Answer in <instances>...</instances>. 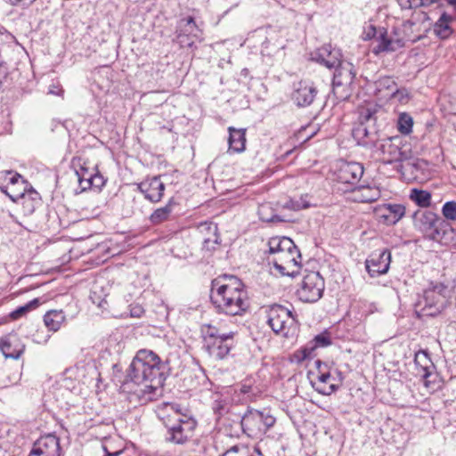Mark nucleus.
I'll list each match as a JSON object with an SVG mask.
<instances>
[{"instance_id":"f257e3e1","label":"nucleus","mask_w":456,"mask_h":456,"mask_svg":"<svg viewBox=\"0 0 456 456\" xmlns=\"http://www.w3.org/2000/svg\"><path fill=\"white\" fill-rule=\"evenodd\" d=\"M170 367L167 361H162L153 351L139 350L129 367L124 386L133 384L139 387L135 392L145 401H151L156 391L164 386L169 375Z\"/></svg>"},{"instance_id":"f03ea898","label":"nucleus","mask_w":456,"mask_h":456,"mask_svg":"<svg viewBox=\"0 0 456 456\" xmlns=\"http://www.w3.org/2000/svg\"><path fill=\"white\" fill-rule=\"evenodd\" d=\"M210 301L218 314L241 315L249 307L247 291L240 280L233 275H222L212 280Z\"/></svg>"},{"instance_id":"7ed1b4c3","label":"nucleus","mask_w":456,"mask_h":456,"mask_svg":"<svg viewBox=\"0 0 456 456\" xmlns=\"http://www.w3.org/2000/svg\"><path fill=\"white\" fill-rule=\"evenodd\" d=\"M201 334L202 349L216 361L226 359L235 347V333L232 331L224 332L215 325L204 324Z\"/></svg>"},{"instance_id":"20e7f679","label":"nucleus","mask_w":456,"mask_h":456,"mask_svg":"<svg viewBox=\"0 0 456 456\" xmlns=\"http://www.w3.org/2000/svg\"><path fill=\"white\" fill-rule=\"evenodd\" d=\"M449 293L447 285L442 282H430L415 304L416 314L430 317L438 315L446 306Z\"/></svg>"},{"instance_id":"39448f33","label":"nucleus","mask_w":456,"mask_h":456,"mask_svg":"<svg viewBox=\"0 0 456 456\" xmlns=\"http://www.w3.org/2000/svg\"><path fill=\"white\" fill-rule=\"evenodd\" d=\"M413 225L428 240L442 241L452 227L448 222L429 210H417L412 215Z\"/></svg>"},{"instance_id":"423d86ee","label":"nucleus","mask_w":456,"mask_h":456,"mask_svg":"<svg viewBox=\"0 0 456 456\" xmlns=\"http://www.w3.org/2000/svg\"><path fill=\"white\" fill-rule=\"evenodd\" d=\"M166 432L164 440L167 443L183 445L191 440L196 423L191 419H183L177 413L174 418L162 419Z\"/></svg>"},{"instance_id":"0eeeda50","label":"nucleus","mask_w":456,"mask_h":456,"mask_svg":"<svg viewBox=\"0 0 456 456\" xmlns=\"http://www.w3.org/2000/svg\"><path fill=\"white\" fill-rule=\"evenodd\" d=\"M268 260L300 264L301 253L294 241L289 237H272L268 240Z\"/></svg>"},{"instance_id":"6e6552de","label":"nucleus","mask_w":456,"mask_h":456,"mask_svg":"<svg viewBox=\"0 0 456 456\" xmlns=\"http://www.w3.org/2000/svg\"><path fill=\"white\" fill-rule=\"evenodd\" d=\"M325 283L318 272L305 274L296 294L299 300L305 303H315L323 294Z\"/></svg>"},{"instance_id":"1a4fd4ad","label":"nucleus","mask_w":456,"mask_h":456,"mask_svg":"<svg viewBox=\"0 0 456 456\" xmlns=\"http://www.w3.org/2000/svg\"><path fill=\"white\" fill-rule=\"evenodd\" d=\"M275 423V419L268 412L248 409L241 419V428L244 432H265Z\"/></svg>"},{"instance_id":"9d476101","label":"nucleus","mask_w":456,"mask_h":456,"mask_svg":"<svg viewBox=\"0 0 456 456\" xmlns=\"http://www.w3.org/2000/svg\"><path fill=\"white\" fill-rule=\"evenodd\" d=\"M267 322L276 334L287 333L286 330L296 322V315L292 311L281 305H273L267 312Z\"/></svg>"},{"instance_id":"9b49d317","label":"nucleus","mask_w":456,"mask_h":456,"mask_svg":"<svg viewBox=\"0 0 456 456\" xmlns=\"http://www.w3.org/2000/svg\"><path fill=\"white\" fill-rule=\"evenodd\" d=\"M317 94L318 90L313 82L301 80L294 84L290 99L298 108H305L314 102Z\"/></svg>"},{"instance_id":"f8f14e48","label":"nucleus","mask_w":456,"mask_h":456,"mask_svg":"<svg viewBox=\"0 0 456 456\" xmlns=\"http://www.w3.org/2000/svg\"><path fill=\"white\" fill-rule=\"evenodd\" d=\"M28 186V183L17 172L12 170L0 171V191L16 202V193L20 191L18 187L23 188Z\"/></svg>"},{"instance_id":"ddd939ff","label":"nucleus","mask_w":456,"mask_h":456,"mask_svg":"<svg viewBox=\"0 0 456 456\" xmlns=\"http://www.w3.org/2000/svg\"><path fill=\"white\" fill-rule=\"evenodd\" d=\"M370 140L373 143V147L376 149V151L382 156L384 162L389 164L395 162L397 149L399 145L402 144V137L396 135L379 139L374 135L373 137L370 138Z\"/></svg>"},{"instance_id":"4468645a","label":"nucleus","mask_w":456,"mask_h":456,"mask_svg":"<svg viewBox=\"0 0 456 456\" xmlns=\"http://www.w3.org/2000/svg\"><path fill=\"white\" fill-rule=\"evenodd\" d=\"M391 253L388 249L373 252L365 261V267L370 277H378L388 272Z\"/></svg>"},{"instance_id":"2eb2a0df","label":"nucleus","mask_w":456,"mask_h":456,"mask_svg":"<svg viewBox=\"0 0 456 456\" xmlns=\"http://www.w3.org/2000/svg\"><path fill=\"white\" fill-rule=\"evenodd\" d=\"M364 172L363 166L358 162H344L341 164L338 173L337 179L339 183L348 184L350 189L357 187ZM346 191H350L349 188Z\"/></svg>"},{"instance_id":"dca6fc26","label":"nucleus","mask_w":456,"mask_h":456,"mask_svg":"<svg viewBox=\"0 0 456 456\" xmlns=\"http://www.w3.org/2000/svg\"><path fill=\"white\" fill-rule=\"evenodd\" d=\"M60 454L59 438L54 435H47L34 443L28 456H60Z\"/></svg>"},{"instance_id":"f3484780","label":"nucleus","mask_w":456,"mask_h":456,"mask_svg":"<svg viewBox=\"0 0 456 456\" xmlns=\"http://www.w3.org/2000/svg\"><path fill=\"white\" fill-rule=\"evenodd\" d=\"M137 189L143 194L147 200L152 203H158L163 198L166 186L160 180V176H153L151 178H146L138 183Z\"/></svg>"},{"instance_id":"a211bd4d","label":"nucleus","mask_w":456,"mask_h":456,"mask_svg":"<svg viewBox=\"0 0 456 456\" xmlns=\"http://www.w3.org/2000/svg\"><path fill=\"white\" fill-rule=\"evenodd\" d=\"M341 58L342 53L339 49L332 48L330 45H324L313 54L312 59L331 69L340 64Z\"/></svg>"},{"instance_id":"6ab92c4d","label":"nucleus","mask_w":456,"mask_h":456,"mask_svg":"<svg viewBox=\"0 0 456 456\" xmlns=\"http://www.w3.org/2000/svg\"><path fill=\"white\" fill-rule=\"evenodd\" d=\"M28 186H24L20 188L16 193V202L22 205L23 212L25 215H31L34 213L37 206L40 203L41 198L39 193L34 190L31 186L28 189Z\"/></svg>"},{"instance_id":"aec40b11","label":"nucleus","mask_w":456,"mask_h":456,"mask_svg":"<svg viewBox=\"0 0 456 456\" xmlns=\"http://www.w3.org/2000/svg\"><path fill=\"white\" fill-rule=\"evenodd\" d=\"M377 45L372 48V53L379 55L381 53L394 52L403 45L401 39L393 40L387 35L384 27H379V32L375 39Z\"/></svg>"},{"instance_id":"412c9836","label":"nucleus","mask_w":456,"mask_h":456,"mask_svg":"<svg viewBox=\"0 0 456 456\" xmlns=\"http://www.w3.org/2000/svg\"><path fill=\"white\" fill-rule=\"evenodd\" d=\"M379 218L387 225L395 224L405 214V207L402 204H383L378 209Z\"/></svg>"},{"instance_id":"4be33fe9","label":"nucleus","mask_w":456,"mask_h":456,"mask_svg":"<svg viewBox=\"0 0 456 456\" xmlns=\"http://www.w3.org/2000/svg\"><path fill=\"white\" fill-rule=\"evenodd\" d=\"M24 349L25 346L15 335H8L0 340V350L5 358L19 359Z\"/></svg>"},{"instance_id":"5701e85b","label":"nucleus","mask_w":456,"mask_h":456,"mask_svg":"<svg viewBox=\"0 0 456 456\" xmlns=\"http://www.w3.org/2000/svg\"><path fill=\"white\" fill-rule=\"evenodd\" d=\"M335 72L332 82H341L344 86H353L355 79L356 71L354 66L348 61H340L334 68Z\"/></svg>"},{"instance_id":"b1692460","label":"nucleus","mask_w":456,"mask_h":456,"mask_svg":"<svg viewBox=\"0 0 456 456\" xmlns=\"http://www.w3.org/2000/svg\"><path fill=\"white\" fill-rule=\"evenodd\" d=\"M330 345H331V338L328 332L318 334L298 351L301 354L299 360L310 358L317 347H326Z\"/></svg>"},{"instance_id":"393cba45","label":"nucleus","mask_w":456,"mask_h":456,"mask_svg":"<svg viewBox=\"0 0 456 456\" xmlns=\"http://www.w3.org/2000/svg\"><path fill=\"white\" fill-rule=\"evenodd\" d=\"M178 206L174 197H171L167 204L163 207L156 208L150 216V221L152 224L158 225L173 218V212Z\"/></svg>"},{"instance_id":"a878e982","label":"nucleus","mask_w":456,"mask_h":456,"mask_svg":"<svg viewBox=\"0 0 456 456\" xmlns=\"http://www.w3.org/2000/svg\"><path fill=\"white\" fill-rule=\"evenodd\" d=\"M229 137V152L241 153L246 148V129L244 128H234L232 126L228 127Z\"/></svg>"},{"instance_id":"bb28decb","label":"nucleus","mask_w":456,"mask_h":456,"mask_svg":"<svg viewBox=\"0 0 456 456\" xmlns=\"http://www.w3.org/2000/svg\"><path fill=\"white\" fill-rule=\"evenodd\" d=\"M200 228L208 230L210 234L209 237L204 239L202 249L211 253L216 248V246L221 243L217 225L205 223L200 225Z\"/></svg>"},{"instance_id":"cd10ccee","label":"nucleus","mask_w":456,"mask_h":456,"mask_svg":"<svg viewBox=\"0 0 456 456\" xmlns=\"http://www.w3.org/2000/svg\"><path fill=\"white\" fill-rule=\"evenodd\" d=\"M361 125L355 129L357 134H362L364 137L371 138L377 134V131H372L370 123H375L374 113L369 109L361 113Z\"/></svg>"},{"instance_id":"c85d7f7f","label":"nucleus","mask_w":456,"mask_h":456,"mask_svg":"<svg viewBox=\"0 0 456 456\" xmlns=\"http://www.w3.org/2000/svg\"><path fill=\"white\" fill-rule=\"evenodd\" d=\"M65 320L66 316L62 310H51L44 316L45 325L52 331L59 330Z\"/></svg>"},{"instance_id":"c756f323","label":"nucleus","mask_w":456,"mask_h":456,"mask_svg":"<svg viewBox=\"0 0 456 456\" xmlns=\"http://www.w3.org/2000/svg\"><path fill=\"white\" fill-rule=\"evenodd\" d=\"M77 176L83 190L92 187L101 189L105 184V180L99 172H96L94 175H90L88 177H85L84 173L80 174L77 172Z\"/></svg>"},{"instance_id":"7c9ffc66","label":"nucleus","mask_w":456,"mask_h":456,"mask_svg":"<svg viewBox=\"0 0 456 456\" xmlns=\"http://www.w3.org/2000/svg\"><path fill=\"white\" fill-rule=\"evenodd\" d=\"M178 29L191 36L194 39L201 40L202 31L197 26L194 18L191 16H188L187 18L181 20L178 25Z\"/></svg>"},{"instance_id":"2f4dec72","label":"nucleus","mask_w":456,"mask_h":456,"mask_svg":"<svg viewBox=\"0 0 456 456\" xmlns=\"http://www.w3.org/2000/svg\"><path fill=\"white\" fill-rule=\"evenodd\" d=\"M409 199L420 208H428L431 205V193L428 191L412 188L410 191Z\"/></svg>"},{"instance_id":"473e14b6","label":"nucleus","mask_w":456,"mask_h":456,"mask_svg":"<svg viewBox=\"0 0 456 456\" xmlns=\"http://www.w3.org/2000/svg\"><path fill=\"white\" fill-rule=\"evenodd\" d=\"M420 357H423L424 361L428 362V364H425L424 366H422L423 373L421 374L423 379L425 380V385L428 387L430 383L435 382L434 379H431V378L435 375V365L431 362L430 359L428 358V353L426 352H419L416 354L415 362L417 364L419 363Z\"/></svg>"},{"instance_id":"72a5a7b5","label":"nucleus","mask_w":456,"mask_h":456,"mask_svg":"<svg viewBox=\"0 0 456 456\" xmlns=\"http://www.w3.org/2000/svg\"><path fill=\"white\" fill-rule=\"evenodd\" d=\"M402 168L410 172L415 178L419 175H424L428 168V162L421 159H412L411 161L402 165Z\"/></svg>"},{"instance_id":"f704fd0d","label":"nucleus","mask_w":456,"mask_h":456,"mask_svg":"<svg viewBox=\"0 0 456 456\" xmlns=\"http://www.w3.org/2000/svg\"><path fill=\"white\" fill-rule=\"evenodd\" d=\"M332 375L336 378V379L331 380L332 382L330 386H318L315 387V391L323 395H330L338 390V388L342 386L344 375L338 370H335V372Z\"/></svg>"},{"instance_id":"c9c22d12","label":"nucleus","mask_w":456,"mask_h":456,"mask_svg":"<svg viewBox=\"0 0 456 456\" xmlns=\"http://www.w3.org/2000/svg\"><path fill=\"white\" fill-rule=\"evenodd\" d=\"M450 20L451 16L444 12L435 25L434 31L441 39L448 38L452 32V29L448 24Z\"/></svg>"},{"instance_id":"e433bc0d","label":"nucleus","mask_w":456,"mask_h":456,"mask_svg":"<svg viewBox=\"0 0 456 456\" xmlns=\"http://www.w3.org/2000/svg\"><path fill=\"white\" fill-rule=\"evenodd\" d=\"M315 365L318 370V384L314 383L313 387L315 388L318 386H326V384L330 380H335L336 378L329 371L328 366L326 363L322 362L321 360L315 361Z\"/></svg>"},{"instance_id":"4c0bfd02","label":"nucleus","mask_w":456,"mask_h":456,"mask_svg":"<svg viewBox=\"0 0 456 456\" xmlns=\"http://www.w3.org/2000/svg\"><path fill=\"white\" fill-rule=\"evenodd\" d=\"M350 190L353 191H355L356 190L359 191H362L361 200L362 202L375 201L380 196V192L378 189L372 188L370 186L358 185L357 187L350 189Z\"/></svg>"},{"instance_id":"58836bf2","label":"nucleus","mask_w":456,"mask_h":456,"mask_svg":"<svg viewBox=\"0 0 456 456\" xmlns=\"http://www.w3.org/2000/svg\"><path fill=\"white\" fill-rule=\"evenodd\" d=\"M333 94L338 101L348 100L354 91L353 86H344L341 82H332Z\"/></svg>"},{"instance_id":"ea45409f","label":"nucleus","mask_w":456,"mask_h":456,"mask_svg":"<svg viewBox=\"0 0 456 456\" xmlns=\"http://www.w3.org/2000/svg\"><path fill=\"white\" fill-rule=\"evenodd\" d=\"M413 126V118L412 117L406 113L403 112L399 115L397 120V128L399 132L403 134H409L412 131Z\"/></svg>"},{"instance_id":"a19ab883","label":"nucleus","mask_w":456,"mask_h":456,"mask_svg":"<svg viewBox=\"0 0 456 456\" xmlns=\"http://www.w3.org/2000/svg\"><path fill=\"white\" fill-rule=\"evenodd\" d=\"M39 305H40L39 298H34V299L30 300L29 302H28L27 304H25L24 305L19 306L17 309H15L13 312L11 313L10 316L12 319H18V318L23 316L24 314H26L27 313H28L32 310H35L36 308H37L39 306Z\"/></svg>"},{"instance_id":"79ce46f5","label":"nucleus","mask_w":456,"mask_h":456,"mask_svg":"<svg viewBox=\"0 0 456 456\" xmlns=\"http://www.w3.org/2000/svg\"><path fill=\"white\" fill-rule=\"evenodd\" d=\"M269 263H273V267L282 276H293L295 273L294 270H290L291 267H297L300 264H286L285 262H280L275 260H268Z\"/></svg>"},{"instance_id":"37998d69","label":"nucleus","mask_w":456,"mask_h":456,"mask_svg":"<svg viewBox=\"0 0 456 456\" xmlns=\"http://www.w3.org/2000/svg\"><path fill=\"white\" fill-rule=\"evenodd\" d=\"M412 159V151L411 147L407 144L399 145L395 156V162H403L405 164L408 161Z\"/></svg>"},{"instance_id":"c03bdc74","label":"nucleus","mask_w":456,"mask_h":456,"mask_svg":"<svg viewBox=\"0 0 456 456\" xmlns=\"http://www.w3.org/2000/svg\"><path fill=\"white\" fill-rule=\"evenodd\" d=\"M442 215L444 217V220H445L446 222H456V201H446L442 207Z\"/></svg>"},{"instance_id":"a18cd8bd","label":"nucleus","mask_w":456,"mask_h":456,"mask_svg":"<svg viewBox=\"0 0 456 456\" xmlns=\"http://www.w3.org/2000/svg\"><path fill=\"white\" fill-rule=\"evenodd\" d=\"M176 40L177 43L181 45V47H188L192 48L194 46V38L191 36L185 34L182 30H176Z\"/></svg>"},{"instance_id":"49530a36","label":"nucleus","mask_w":456,"mask_h":456,"mask_svg":"<svg viewBox=\"0 0 456 456\" xmlns=\"http://www.w3.org/2000/svg\"><path fill=\"white\" fill-rule=\"evenodd\" d=\"M379 32V27L377 28L374 25H368L364 28V30L362 32V39L363 40H370V39H376L378 34Z\"/></svg>"},{"instance_id":"de8ad7c7","label":"nucleus","mask_w":456,"mask_h":456,"mask_svg":"<svg viewBox=\"0 0 456 456\" xmlns=\"http://www.w3.org/2000/svg\"><path fill=\"white\" fill-rule=\"evenodd\" d=\"M214 412L219 417L224 415L227 410V403L223 400H216L213 404Z\"/></svg>"},{"instance_id":"09e8293b","label":"nucleus","mask_w":456,"mask_h":456,"mask_svg":"<svg viewBox=\"0 0 456 456\" xmlns=\"http://www.w3.org/2000/svg\"><path fill=\"white\" fill-rule=\"evenodd\" d=\"M243 445H233L231 448L227 449L223 454L220 456H246L242 453V451L244 450Z\"/></svg>"},{"instance_id":"8fccbe9b","label":"nucleus","mask_w":456,"mask_h":456,"mask_svg":"<svg viewBox=\"0 0 456 456\" xmlns=\"http://www.w3.org/2000/svg\"><path fill=\"white\" fill-rule=\"evenodd\" d=\"M395 86V81L390 77H382L378 82L379 88L393 89Z\"/></svg>"},{"instance_id":"3c124183","label":"nucleus","mask_w":456,"mask_h":456,"mask_svg":"<svg viewBox=\"0 0 456 456\" xmlns=\"http://www.w3.org/2000/svg\"><path fill=\"white\" fill-rule=\"evenodd\" d=\"M396 1H397L398 4L400 5V7L404 10L417 8L418 4L419 3V2H418V0H396Z\"/></svg>"},{"instance_id":"603ef678","label":"nucleus","mask_w":456,"mask_h":456,"mask_svg":"<svg viewBox=\"0 0 456 456\" xmlns=\"http://www.w3.org/2000/svg\"><path fill=\"white\" fill-rule=\"evenodd\" d=\"M311 205H300V200H290L289 203H287V208H289L293 210L298 211L301 209H306L310 208Z\"/></svg>"},{"instance_id":"864d4df0","label":"nucleus","mask_w":456,"mask_h":456,"mask_svg":"<svg viewBox=\"0 0 456 456\" xmlns=\"http://www.w3.org/2000/svg\"><path fill=\"white\" fill-rule=\"evenodd\" d=\"M392 96L395 98H398L400 102H403L404 99L408 98V93L406 89H396L392 93Z\"/></svg>"},{"instance_id":"5fc2aeb1","label":"nucleus","mask_w":456,"mask_h":456,"mask_svg":"<svg viewBox=\"0 0 456 456\" xmlns=\"http://www.w3.org/2000/svg\"><path fill=\"white\" fill-rule=\"evenodd\" d=\"M63 92L62 88L60 87L58 85H50L48 87V94H53V95H61V94Z\"/></svg>"},{"instance_id":"6e6d98bb","label":"nucleus","mask_w":456,"mask_h":456,"mask_svg":"<svg viewBox=\"0 0 456 456\" xmlns=\"http://www.w3.org/2000/svg\"><path fill=\"white\" fill-rule=\"evenodd\" d=\"M263 221L265 222H267V223H282V222H285V220L283 218H281L280 216L278 215H273L271 217L269 218H262Z\"/></svg>"},{"instance_id":"4d7b16f0","label":"nucleus","mask_w":456,"mask_h":456,"mask_svg":"<svg viewBox=\"0 0 456 456\" xmlns=\"http://www.w3.org/2000/svg\"><path fill=\"white\" fill-rule=\"evenodd\" d=\"M142 313H143V309L140 305L134 306L131 309V316H133V317H140Z\"/></svg>"},{"instance_id":"13d9d810","label":"nucleus","mask_w":456,"mask_h":456,"mask_svg":"<svg viewBox=\"0 0 456 456\" xmlns=\"http://www.w3.org/2000/svg\"><path fill=\"white\" fill-rule=\"evenodd\" d=\"M35 1L36 0H11V4L12 5H18V4L28 5Z\"/></svg>"},{"instance_id":"bf43d9fd","label":"nucleus","mask_w":456,"mask_h":456,"mask_svg":"<svg viewBox=\"0 0 456 456\" xmlns=\"http://www.w3.org/2000/svg\"><path fill=\"white\" fill-rule=\"evenodd\" d=\"M439 0H418V2H419L418 4V7L419 6H429L431 5L432 4L434 3H436L438 2Z\"/></svg>"},{"instance_id":"052dcab7","label":"nucleus","mask_w":456,"mask_h":456,"mask_svg":"<svg viewBox=\"0 0 456 456\" xmlns=\"http://www.w3.org/2000/svg\"><path fill=\"white\" fill-rule=\"evenodd\" d=\"M268 45H269V41L267 39L262 44V50L261 51H262L263 53L266 52L267 54H270V52L267 51Z\"/></svg>"},{"instance_id":"680f3d73","label":"nucleus","mask_w":456,"mask_h":456,"mask_svg":"<svg viewBox=\"0 0 456 456\" xmlns=\"http://www.w3.org/2000/svg\"><path fill=\"white\" fill-rule=\"evenodd\" d=\"M122 452H123L122 450H118V451H116L114 452H107V456H119Z\"/></svg>"},{"instance_id":"e2e57ef3","label":"nucleus","mask_w":456,"mask_h":456,"mask_svg":"<svg viewBox=\"0 0 456 456\" xmlns=\"http://www.w3.org/2000/svg\"><path fill=\"white\" fill-rule=\"evenodd\" d=\"M77 172V170L76 171V173ZM78 173L82 174L84 173L85 174V177H88L91 174L88 172V170L85 167H81L80 171H78Z\"/></svg>"},{"instance_id":"0e129e2a","label":"nucleus","mask_w":456,"mask_h":456,"mask_svg":"<svg viewBox=\"0 0 456 456\" xmlns=\"http://www.w3.org/2000/svg\"><path fill=\"white\" fill-rule=\"evenodd\" d=\"M247 456H264L258 448L254 449V453Z\"/></svg>"},{"instance_id":"69168bd1","label":"nucleus","mask_w":456,"mask_h":456,"mask_svg":"<svg viewBox=\"0 0 456 456\" xmlns=\"http://www.w3.org/2000/svg\"><path fill=\"white\" fill-rule=\"evenodd\" d=\"M249 390H250V387H248V386H243V387H241V389H240L241 393H243V394H247V393H248V392H249Z\"/></svg>"},{"instance_id":"338daca9","label":"nucleus","mask_w":456,"mask_h":456,"mask_svg":"<svg viewBox=\"0 0 456 456\" xmlns=\"http://www.w3.org/2000/svg\"><path fill=\"white\" fill-rule=\"evenodd\" d=\"M298 200H300V205H310V203H308L307 201H305L304 199H299Z\"/></svg>"},{"instance_id":"774afa93","label":"nucleus","mask_w":456,"mask_h":456,"mask_svg":"<svg viewBox=\"0 0 456 456\" xmlns=\"http://www.w3.org/2000/svg\"><path fill=\"white\" fill-rule=\"evenodd\" d=\"M242 72H244V74H247V69H242Z\"/></svg>"}]
</instances>
